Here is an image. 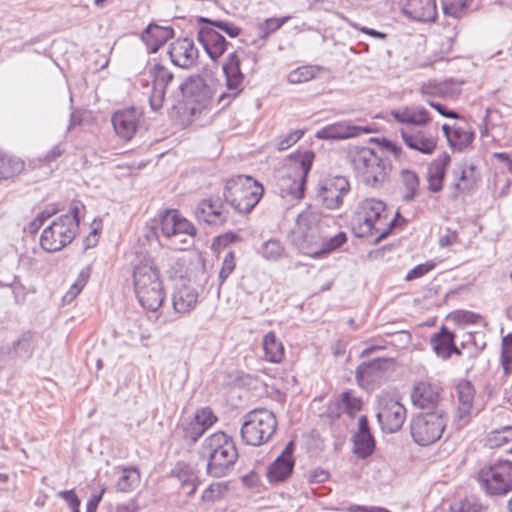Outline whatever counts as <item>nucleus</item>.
<instances>
[{
    "label": "nucleus",
    "instance_id": "f257e3e1",
    "mask_svg": "<svg viewBox=\"0 0 512 512\" xmlns=\"http://www.w3.org/2000/svg\"><path fill=\"white\" fill-rule=\"evenodd\" d=\"M199 456L207 461V474L221 478L232 471L239 454L233 438L223 431H217L204 438Z\"/></svg>",
    "mask_w": 512,
    "mask_h": 512
},
{
    "label": "nucleus",
    "instance_id": "f03ea898",
    "mask_svg": "<svg viewBox=\"0 0 512 512\" xmlns=\"http://www.w3.org/2000/svg\"><path fill=\"white\" fill-rule=\"evenodd\" d=\"M351 223L357 237L380 241L390 233L395 219L388 217L384 202L371 198L359 204Z\"/></svg>",
    "mask_w": 512,
    "mask_h": 512
},
{
    "label": "nucleus",
    "instance_id": "7ed1b4c3",
    "mask_svg": "<svg viewBox=\"0 0 512 512\" xmlns=\"http://www.w3.org/2000/svg\"><path fill=\"white\" fill-rule=\"evenodd\" d=\"M133 283L139 303L150 311H157L163 304L165 292L160 272L154 260L144 256L134 266Z\"/></svg>",
    "mask_w": 512,
    "mask_h": 512
},
{
    "label": "nucleus",
    "instance_id": "20e7f679",
    "mask_svg": "<svg viewBox=\"0 0 512 512\" xmlns=\"http://www.w3.org/2000/svg\"><path fill=\"white\" fill-rule=\"evenodd\" d=\"M348 157L357 177L366 186L380 188L387 181L391 165L372 148L353 146Z\"/></svg>",
    "mask_w": 512,
    "mask_h": 512
},
{
    "label": "nucleus",
    "instance_id": "39448f33",
    "mask_svg": "<svg viewBox=\"0 0 512 512\" xmlns=\"http://www.w3.org/2000/svg\"><path fill=\"white\" fill-rule=\"evenodd\" d=\"M263 187L250 176L238 175L226 182L224 198L239 213L250 212L260 201Z\"/></svg>",
    "mask_w": 512,
    "mask_h": 512
},
{
    "label": "nucleus",
    "instance_id": "423d86ee",
    "mask_svg": "<svg viewBox=\"0 0 512 512\" xmlns=\"http://www.w3.org/2000/svg\"><path fill=\"white\" fill-rule=\"evenodd\" d=\"M79 226V207L74 205L70 213L62 215L46 227L40 238L41 247L47 252H56L70 244Z\"/></svg>",
    "mask_w": 512,
    "mask_h": 512
},
{
    "label": "nucleus",
    "instance_id": "0eeeda50",
    "mask_svg": "<svg viewBox=\"0 0 512 512\" xmlns=\"http://www.w3.org/2000/svg\"><path fill=\"white\" fill-rule=\"evenodd\" d=\"M276 429L277 419L274 413L259 408L244 415L240 433L245 444L260 446L271 439Z\"/></svg>",
    "mask_w": 512,
    "mask_h": 512
},
{
    "label": "nucleus",
    "instance_id": "6e6552de",
    "mask_svg": "<svg viewBox=\"0 0 512 512\" xmlns=\"http://www.w3.org/2000/svg\"><path fill=\"white\" fill-rule=\"evenodd\" d=\"M480 487L489 495H505L512 490V462L499 460L482 466L476 477Z\"/></svg>",
    "mask_w": 512,
    "mask_h": 512
},
{
    "label": "nucleus",
    "instance_id": "1a4fd4ad",
    "mask_svg": "<svg viewBox=\"0 0 512 512\" xmlns=\"http://www.w3.org/2000/svg\"><path fill=\"white\" fill-rule=\"evenodd\" d=\"M179 88L193 116L210 108L216 92L213 80L201 75L190 76L184 83L180 84Z\"/></svg>",
    "mask_w": 512,
    "mask_h": 512
},
{
    "label": "nucleus",
    "instance_id": "9d476101",
    "mask_svg": "<svg viewBox=\"0 0 512 512\" xmlns=\"http://www.w3.org/2000/svg\"><path fill=\"white\" fill-rule=\"evenodd\" d=\"M446 423V414L442 409L419 413L411 420V436L417 444L428 446L441 438Z\"/></svg>",
    "mask_w": 512,
    "mask_h": 512
},
{
    "label": "nucleus",
    "instance_id": "9b49d317",
    "mask_svg": "<svg viewBox=\"0 0 512 512\" xmlns=\"http://www.w3.org/2000/svg\"><path fill=\"white\" fill-rule=\"evenodd\" d=\"M312 154H305L301 161L287 168L278 181L277 188L282 198L289 201H298L304 195L306 177L311 169Z\"/></svg>",
    "mask_w": 512,
    "mask_h": 512
},
{
    "label": "nucleus",
    "instance_id": "f8f14e48",
    "mask_svg": "<svg viewBox=\"0 0 512 512\" xmlns=\"http://www.w3.org/2000/svg\"><path fill=\"white\" fill-rule=\"evenodd\" d=\"M160 230L170 240V245L177 250H185L193 242L196 234L194 225L181 216L178 211H166L160 222Z\"/></svg>",
    "mask_w": 512,
    "mask_h": 512
},
{
    "label": "nucleus",
    "instance_id": "ddd939ff",
    "mask_svg": "<svg viewBox=\"0 0 512 512\" xmlns=\"http://www.w3.org/2000/svg\"><path fill=\"white\" fill-rule=\"evenodd\" d=\"M376 416L382 431L394 433L405 422L406 408L396 397L381 393L377 396Z\"/></svg>",
    "mask_w": 512,
    "mask_h": 512
},
{
    "label": "nucleus",
    "instance_id": "4468645a",
    "mask_svg": "<svg viewBox=\"0 0 512 512\" xmlns=\"http://www.w3.org/2000/svg\"><path fill=\"white\" fill-rule=\"evenodd\" d=\"M225 75L226 91L218 95V102L227 106L243 90L244 75L240 69V59L236 52L230 53L222 67Z\"/></svg>",
    "mask_w": 512,
    "mask_h": 512
},
{
    "label": "nucleus",
    "instance_id": "2eb2a0df",
    "mask_svg": "<svg viewBox=\"0 0 512 512\" xmlns=\"http://www.w3.org/2000/svg\"><path fill=\"white\" fill-rule=\"evenodd\" d=\"M350 191V184L344 176H334L325 179L320 186L318 198L328 209L341 206L344 196Z\"/></svg>",
    "mask_w": 512,
    "mask_h": 512
},
{
    "label": "nucleus",
    "instance_id": "dca6fc26",
    "mask_svg": "<svg viewBox=\"0 0 512 512\" xmlns=\"http://www.w3.org/2000/svg\"><path fill=\"white\" fill-rule=\"evenodd\" d=\"M457 408L454 421L458 428L467 425L472 416L476 414L474 408L475 389L471 382L461 381L456 387Z\"/></svg>",
    "mask_w": 512,
    "mask_h": 512
},
{
    "label": "nucleus",
    "instance_id": "f3484780",
    "mask_svg": "<svg viewBox=\"0 0 512 512\" xmlns=\"http://www.w3.org/2000/svg\"><path fill=\"white\" fill-rule=\"evenodd\" d=\"M406 146L423 154H432L437 146L435 132L423 130L420 127H403L400 130Z\"/></svg>",
    "mask_w": 512,
    "mask_h": 512
},
{
    "label": "nucleus",
    "instance_id": "a211bd4d",
    "mask_svg": "<svg viewBox=\"0 0 512 512\" xmlns=\"http://www.w3.org/2000/svg\"><path fill=\"white\" fill-rule=\"evenodd\" d=\"M403 16L418 22H434L437 18L436 0H399Z\"/></svg>",
    "mask_w": 512,
    "mask_h": 512
},
{
    "label": "nucleus",
    "instance_id": "6ab92c4d",
    "mask_svg": "<svg viewBox=\"0 0 512 512\" xmlns=\"http://www.w3.org/2000/svg\"><path fill=\"white\" fill-rule=\"evenodd\" d=\"M194 214L199 222L214 226L224 224L228 218V211L219 198L202 200L198 203Z\"/></svg>",
    "mask_w": 512,
    "mask_h": 512
},
{
    "label": "nucleus",
    "instance_id": "aec40b11",
    "mask_svg": "<svg viewBox=\"0 0 512 512\" xmlns=\"http://www.w3.org/2000/svg\"><path fill=\"white\" fill-rule=\"evenodd\" d=\"M141 116V112L135 108L115 112L111 122L116 134L124 140H130L137 131Z\"/></svg>",
    "mask_w": 512,
    "mask_h": 512
},
{
    "label": "nucleus",
    "instance_id": "412c9836",
    "mask_svg": "<svg viewBox=\"0 0 512 512\" xmlns=\"http://www.w3.org/2000/svg\"><path fill=\"white\" fill-rule=\"evenodd\" d=\"M371 132L372 129L368 126H357L349 122L341 121L321 128L316 132L315 136L318 139L339 140L353 138Z\"/></svg>",
    "mask_w": 512,
    "mask_h": 512
},
{
    "label": "nucleus",
    "instance_id": "4be33fe9",
    "mask_svg": "<svg viewBox=\"0 0 512 512\" xmlns=\"http://www.w3.org/2000/svg\"><path fill=\"white\" fill-rule=\"evenodd\" d=\"M168 53L172 63L181 68H190L198 59V49L189 38L175 40L170 45Z\"/></svg>",
    "mask_w": 512,
    "mask_h": 512
},
{
    "label": "nucleus",
    "instance_id": "5701e85b",
    "mask_svg": "<svg viewBox=\"0 0 512 512\" xmlns=\"http://www.w3.org/2000/svg\"><path fill=\"white\" fill-rule=\"evenodd\" d=\"M153 89L149 97L151 108L156 111L162 107L168 85L173 81V73L160 64H155L151 70Z\"/></svg>",
    "mask_w": 512,
    "mask_h": 512
},
{
    "label": "nucleus",
    "instance_id": "b1692460",
    "mask_svg": "<svg viewBox=\"0 0 512 512\" xmlns=\"http://www.w3.org/2000/svg\"><path fill=\"white\" fill-rule=\"evenodd\" d=\"M293 446V442H289L282 453L269 466L267 471L269 482H282L291 474L294 467Z\"/></svg>",
    "mask_w": 512,
    "mask_h": 512
},
{
    "label": "nucleus",
    "instance_id": "393cba45",
    "mask_svg": "<svg viewBox=\"0 0 512 512\" xmlns=\"http://www.w3.org/2000/svg\"><path fill=\"white\" fill-rule=\"evenodd\" d=\"M412 403L421 409H431L440 401V388L427 381L415 383L411 392Z\"/></svg>",
    "mask_w": 512,
    "mask_h": 512
},
{
    "label": "nucleus",
    "instance_id": "a878e982",
    "mask_svg": "<svg viewBox=\"0 0 512 512\" xmlns=\"http://www.w3.org/2000/svg\"><path fill=\"white\" fill-rule=\"evenodd\" d=\"M395 121L407 124L406 127H422L430 122V114L426 108L420 105L404 106L391 111Z\"/></svg>",
    "mask_w": 512,
    "mask_h": 512
},
{
    "label": "nucleus",
    "instance_id": "bb28decb",
    "mask_svg": "<svg viewBox=\"0 0 512 512\" xmlns=\"http://www.w3.org/2000/svg\"><path fill=\"white\" fill-rule=\"evenodd\" d=\"M197 38L206 53L214 61L221 57L227 49L228 42L226 39L211 27H202L198 31Z\"/></svg>",
    "mask_w": 512,
    "mask_h": 512
},
{
    "label": "nucleus",
    "instance_id": "cd10ccee",
    "mask_svg": "<svg viewBox=\"0 0 512 512\" xmlns=\"http://www.w3.org/2000/svg\"><path fill=\"white\" fill-rule=\"evenodd\" d=\"M354 453L360 458H367L375 449V440L371 434L368 419L366 416H361L358 421V431L353 437Z\"/></svg>",
    "mask_w": 512,
    "mask_h": 512
},
{
    "label": "nucleus",
    "instance_id": "c85d7f7f",
    "mask_svg": "<svg viewBox=\"0 0 512 512\" xmlns=\"http://www.w3.org/2000/svg\"><path fill=\"white\" fill-rule=\"evenodd\" d=\"M346 241V234L344 232H339L325 240L321 245H318L317 243L310 244L304 240L299 248L304 254L312 258H322L340 248Z\"/></svg>",
    "mask_w": 512,
    "mask_h": 512
},
{
    "label": "nucleus",
    "instance_id": "c756f323",
    "mask_svg": "<svg viewBox=\"0 0 512 512\" xmlns=\"http://www.w3.org/2000/svg\"><path fill=\"white\" fill-rule=\"evenodd\" d=\"M171 475L178 479L180 488L187 496H192L196 492L200 481L196 470L185 462H178L171 470Z\"/></svg>",
    "mask_w": 512,
    "mask_h": 512
},
{
    "label": "nucleus",
    "instance_id": "7c9ffc66",
    "mask_svg": "<svg viewBox=\"0 0 512 512\" xmlns=\"http://www.w3.org/2000/svg\"><path fill=\"white\" fill-rule=\"evenodd\" d=\"M454 175V189L456 194L466 193L474 190L479 181V176L476 173L473 164H461L453 171Z\"/></svg>",
    "mask_w": 512,
    "mask_h": 512
},
{
    "label": "nucleus",
    "instance_id": "2f4dec72",
    "mask_svg": "<svg viewBox=\"0 0 512 512\" xmlns=\"http://www.w3.org/2000/svg\"><path fill=\"white\" fill-rule=\"evenodd\" d=\"M388 367V360L375 358L370 362H363L356 370V378L360 383H375L379 381Z\"/></svg>",
    "mask_w": 512,
    "mask_h": 512
},
{
    "label": "nucleus",
    "instance_id": "473e14b6",
    "mask_svg": "<svg viewBox=\"0 0 512 512\" xmlns=\"http://www.w3.org/2000/svg\"><path fill=\"white\" fill-rule=\"evenodd\" d=\"M433 351L443 360L448 359L452 353L461 354L454 344V334L446 327H442L430 340Z\"/></svg>",
    "mask_w": 512,
    "mask_h": 512
},
{
    "label": "nucleus",
    "instance_id": "72a5a7b5",
    "mask_svg": "<svg viewBox=\"0 0 512 512\" xmlns=\"http://www.w3.org/2000/svg\"><path fill=\"white\" fill-rule=\"evenodd\" d=\"M174 35V31L169 26H159L151 23L142 33V39L146 43L149 51L155 53Z\"/></svg>",
    "mask_w": 512,
    "mask_h": 512
},
{
    "label": "nucleus",
    "instance_id": "f704fd0d",
    "mask_svg": "<svg viewBox=\"0 0 512 512\" xmlns=\"http://www.w3.org/2000/svg\"><path fill=\"white\" fill-rule=\"evenodd\" d=\"M198 302V293L189 287H181L173 295V308L177 313L186 314L193 310Z\"/></svg>",
    "mask_w": 512,
    "mask_h": 512
},
{
    "label": "nucleus",
    "instance_id": "c9c22d12",
    "mask_svg": "<svg viewBox=\"0 0 512 512\" xmlns=\"http://www.w3.org/2000/svg\"><path fill=\"white\" fill-rule=\"evenodd\" d=\"M450 158L446 156L443 159L434 160L428 167L427 181L428 189L431 192H438L442 189L443 180L445 177L446 167L449 164Z\"/></svg>",
    "mask_w": 512,
    "mask_h": 512
},
{
    "label": "nucleus",
    "instance_id": "e433bc0d",
    "mask_svg": "<svg viewBox=\"0 0 512 512\" xmlns=\"http://www.w3.org/2000/svg\"><path fill=\"white\" fill-rule=\"evenodd\" d=\"M39 337L34 333H24L16 342L13 344V355L16 358L28 359L34 352L36 345L38 344Z\"/></svg>",
    "mask_w": 512,
    "mask_h": 512
},
{
    "label": "nucleus",
    "instance_id": "4c0bfd02",
    "mask_svg": "<svg viewBox=\"0 0 512 512\" xmlns=\"http://www.w3.org/2000/svg\"><path fill=\"white\" fill-rule=\"evenodd\" d=\"M140 472L135 467H124L116 482V489L119 492L129 493L136 489L140 484Z\"/></svg>",
    "mask_w": 512,
    "mask_h": 512
},
{
    "label": "nucleus",
    "instance_id": "58836bf2",
    "mask_svg": "<svg viewBox=\"0 0 512 512\" xmlns=\"http://www.w3.org/2000/svg\"><path fill=\"white\" fill-rule=\"evenodd\" d=\"M265 357L272 363H280L284 358V346L274 332H268L263 339Z\"/></svg>",
    "mask_w": 512,
    "mask_h": 512
},
{
    "label": "nucleus",
    "instance_id": "ea45409f",
    "mask_svg": "<svg viewBox=\"0 0 512 512\" xmlns=\"http://www.w3.org/2000/svg\"><path fill=\"white\" fill-rule=\"evenodd\" d=\"M449 145L457 151H463L469 146L475 138V133L470 127L457 126L453 128V134L450 136Z\"/></svg>",
    "mask_w": 512,
    "mask_h": 512
},
{
    "label": "nucleus",
    "instance_id": "a19ab883",
    "mask_svg": "<svg viewBox=\"0 0 512 512\" xmlns=\"http://www.w3.org/2000/svg\"><path fill=\"white\" fill-rule=\"evenodd\" d=\"M400 182L404 189L402 198L406 202L412 201L419 189V178L414 171L402 170L400 173Z\"/></svg>",
    "mask_w": 512,
    "mask_h": 512
},
{
    "label": "nucleus",
    "instance_id": "79ce46f5",
    "mask_svg": "<svg viewBox=\"0 0 512 512\" xmlns=\"http://www.w3.org/2000/svg\"><path fill=\"white\" fill-rule=\"evenodd\" d=\"M24 169V162L18 158L0 154V179L10 178Z\"/></svg>",
    "mask_w": 512,
    "mask_h": 512
},
{
    "label": "nucleus",
    "instance_id": "37998d69",
    "mask_svg": "<svg viewBox=\"0 0 512 512\" xmlns=\"http://www.w3.org/2000/svg\"><path fill=\"white\" fill-rule=\"evenodd\" d=\"M258 253L267 261L275 262L280 260L284 253L285 248L279 240L269 239L262 243Z\"/></svg>",
    "mask_w": 512,
    "mask_h": 512
},
{
    "label": "nucleus",
    "instance_id": "c03bdc74",
    "mask_svg": "<svg viewBox=\"0 0 512 512\" xmlns=\"http://www.w3.org/2000/svg\"><path fill=\"white\" fill-rule=\"evenodd\" d=\"M318 71H320V67L315 65H306L298 67L288 74L287 80L289 83L292 84L307 82L312 80L316 76Z\"/></svg>",
    "mask_w": 512,
    "mask_h": 512
},
{
    "label": "nucleus",
    "instance_id": "a18cd8bd",
    "mask_svg": "<svg viewBox=\"0 0 512 512\" xmlns=\"http://www.w3.org/2000/svg\"><path fill=\"white\" fill-rule=\"evenodd\" d=\"M183 438L195 443L205 432L194 417L186 418L181 424Z\"/></svg>",
    "mask_w": 512,
    "mask_h": 512
},
{
    "label": "nucleus",
    "instance_id": "49530a36",
    "mask_svg": "<svg viewBox=\"0 0 512 512\" xmlns=\"http://www.w3.org/2000/svg\"><path fill=\"white\" fill-rule=\"evenodd\" d=\"M289 19L290 16L266 19L258 26L259 38L266 40L270 34L280 29Z\"/></svg>",
    "mask_w": 512,
    "mask_h": 512
},
{
    "label": "nucleus",
    "instance_id": "de8ad7c7",
    "mask_svg": "<svg viewBox=\"0 0 512 512\" xmlns=\"http://www.w3.org/2000/svg\"><path fill=\"white\" fill-rule=\"evenodd\" d=\"M470 2L471 0H441L444 14L453 18L461 17Z\"/></svg>",
    "mask_w": 512,
    "mask_h": 512
},
{
    "label": "nucleus",
    "instance_id": "09e8293b",
    "mask_svg": "<svg viewBox=\"0 0 512 512\" xmlns=\"http://www.w3.org/2000/svg\"><path fill=\"white\" fill-rule=\"evenodd\" d=\"M320 222L319 213L311 208L306 209L297 217L296 223L299 229L312 230Z\"/></svg>",
    "mask_w": 512,
    "mask_h": 512
},
{
    "label": "nucleus",
    "instance_id": "8fccbe9b",
    "mask_svg": "<svg viewBox=\"0 0 512 512\" xmlns=\"http://www.w3.org/2000/svg\"><path fill=\"white\" fill-rule=\"evenodd\" d=\"M510 441H512V426L492 431L488 438L491 447L502 446Z\"/></svg>",
    "mask_w": 512,
    "mask_h": 512
},
{
    "label": "nucleus",
    "instance_id": "3c124183",
    "mask_svg": "<svg viewBox=\"0 0 512 512\" xmlns=\"http://www.w3.org/2000/svg\"><path fill=\"white\" fill-rule=\"evenodd\" d=\"M193 417L199 423L200 427L203 428L204 432L217 421L216 415L209 407L197 410Z\"/></svg>",
    "mask_w": 512,
    "mask_h": 512
},
{
    "label": "nucleus",
    "instance_id": "603ef678",
    "mask_svg": "<svg viewBox=\"0 0 512 512\" xmlns=\"http://www.w3.org/2000/svg\"><path fill=\"white\" fill-rule=\"evenodd\" d=\"M227 490V484L217 482L209 485L202 493V500L208 502H214L219 500L223 493Z\"/></svg>",
    "mask_w": 512,
    "mask_h": 512
},
{
    "label": "nucleus",
    "instance_id": "864d4df0",
    "mask_svg": "<svg viewBox=\"0 0 512 512\" xmlns=\"http://www.w3.org/2000/svg\"><path fill=\"white\" fill-rule=\"evenodd\" d=\"M304 132L302 130H295L292 132H289L288 134L284 136H280L277 139L276 147L279 151H283L291 147L293 144H295L297 141H299Z\"/></svg>",
    "mask_w": 512,
    "mask_h": 512
},
{
    "label": "nucleus",
    "instance_id": "5fc2aeb1",
    "mask_svg": "<svg viewBox=\"0 0 512 512\" xmlns=\"http://www.w3.org/2000/svg\"><path fill=\"white\" fill-rule=\"evenodd\" d=\"M201 21L224 31L228 36L232 38L237 37L241 32V29L238 26L226 21H213L207 18H201Z\"/></svg>",
    "mask_w": 512,
    "mask_h": 512
},
{
    "label": "nucleus",
    "instance_id": "6e6d98bb",
    "mask_svg": "<svg viewBox=\"0 0 512 512\" xmlns=\"http://www.w3.org/2000/svg\"><path fill=\"white\" fill-rule=\"evenodd\" d=\"M88 273L82 271L77 280L71 285L70 289L64 296V300L72 301L84 288L88 280Z\"/></svg>",
    "mask_w": 512,
    "mask_h": 512
},
{
    "label": "nucleus",
    "instance_id": "4d7b16f0",
    "mask_svg": "<svg viewBox=\"0 0 512 512\" xmlns=\"http://www.w3.org/2000/svg\"><path fill=\"white\" fill-rule=\"evenodd\" d=\"M235 255L233 252H228L222 263L221 270L219 272L220 285L230 276L235 269Z\"/></svg>",
    "mask_w": 512,
    "mask_h": 512
},
{
    "label": "nucleus",
    "instance_id": "13d9d810",
    "mask_svg": "<svg viewBox=\"0 0 512 512\" xmlns=\"http://www.w3.org/2000/svg\"><path fill=\"white\" fill-rule=\"evenodd\" d=\"M342 402L344 404L345 411L349 415H353L355 412L361 409V400L357 397H354L349 391H346L342 394Z\"/></svg>",
    "mask_w": 512,
    "mask_h": 512
},
{
    "label": "nucleus",
    "instance_id": "bf43d9fd",
    "mask_svg": "<svg viewBox=\"0 0 512 512\" xmlns=\"http://www.w3.org/2000/svg\"><path fill=\"white\" fill-rule=\"evenodd\" d=\"M58 496L67 502L72 512H80V500L74 490L60 491Z\"/></svg>",
    "mask_w": 512,
    "mask_h": 512
},
{
    "label": "nucleus",
    "instance_id": "052dcab7",
    "mask_svg": "<svg viewBox=\"0 0 512 512\" xmlns=\"http://www.w3.org/2000/svg\"><path fill=\"white\" fill-rule=\"evenodd\" d=\"M433 268H434V264H432V263L419 264L407 273L405 279L407 281H412V280L418 279V278L424 276L429 271H431Z\"/></svg>",
    "mask_w": 512,
    "mask_h": 512
},
{
    "label": "nucleus",
    "instance_id": "680f3d73",
    "mask_svg": "<svg viewBox=\"0 0 512 512\" xmlns=\"http://www.w3.org/2000/svg\"><path fill=\"white\" fill-rule=\"evenodd\" d=\"M420 93L423 96L439 97V94H443L439 82L428 81L424 82L420 87Z\"/></svg>",
    "mask_w": 512,
    "mask_h": 512
},
{
    "label": "nucleus",
    "instance_id": "e2e57ef3",
    "mask_svg": "<svg viewBox=\"0 0 512 512\" xmlns=\"http://www.w3.org/2000/svg\"><path fill=\"white\" fill-rule=\"evenodd\" d=\"M450 512H478V505L469 499H465L451 506Z\"/></svg>",
    "mask_w": 512,
    "mask_h": 512
},
{
    "label": "nucleus",
    "instance_id": "0e129e2a",
    "mask_svg": "<svg viewBox=\"0 0 512 512\" xmlns=\"http://www.w3.org/2000/svg\"><path fill=\"white\" fill-rule=\"evenodd\" d=\"M439 86L441 87V91L443 92V94H439V97L454 98L459 94V88L453 82H450V81L439 82Z\"/></svg>",
    "mask_w": 512,
    "mask_h": 512
},
{
    "label": "nucleus",
    "instance_id": "69168bd1",
    "mask_svg": "<svg viewBox=\"0 0 512 512\" xmlns=\"http://www.w3.org/2000/svg\"><path fill=\"white\" fill-rule=\"evenodd\" d=\"M459 241L458 234L456 231L448 230L445 235H442L439 239V244L442 247L453 245Z\"/></svg>",
    "mask_w": 512,
    "mask_h": 512
},
{
    "label": "nucleus",
    "instance_id": "338daca9",
    "mask_svg": "<svg viewBox=\"0 0 512 512\" xmlns=\"http://www.w3.org/2000/svg\"><path fill=\"white\" fill-rule=\"evenodd\" d=\"M139 510L138 501L136 498H131L126 503L117 505L116 512H137Z\"/></svg>",
    "mask_w": 512,
    "mask_h": 512
},
{
    "label": "nucleus",
    "instance_id": "774afa93",
    "mask_svg": "<svg viewBox=\"0 0 512 512\" xmlns=\"http://www.w3.org/2000/svg\"><path fill=\"white\" fill-rule=\"evenodd\" d=\"M501 357L512 359V333L503 338Z\"/></svg>",
    "mask_w": 512,
    "mask_h": 512
}]
</instances>
